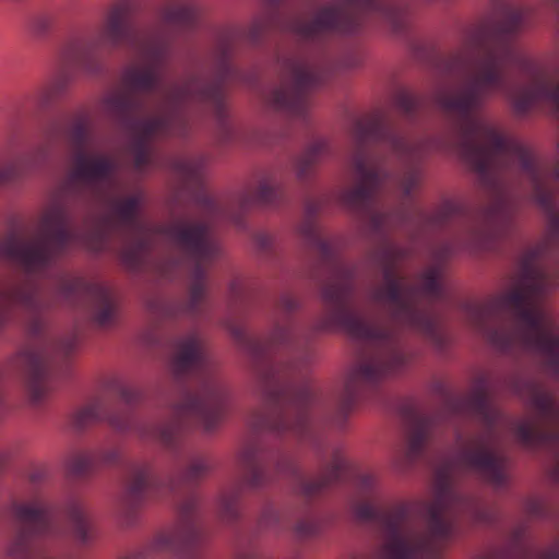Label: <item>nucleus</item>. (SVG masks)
I'll use <instances>...</instances> for the list:
<instances>
[{
	"label": "nucleus",
	"mask_w": 559,
	"mask_h": 559,
	"mask_svg": "<svg viewBox=\"0 0 559 559\" xmlns=\"http://www.w3.org/2000/svg\"><path fill=\"white\" fill-rule=\"evenodd\" d=\"M133 0H117L105 12L96 34L71 39L62 51L70 66L96 73L105 51L119 47L132 49L138 61L128 64L121 73V90L109 92L103 98L105 114L130 134V153L134 167L143 170L153 163L152 142L158 138H183L190 130L188 106L211 109L225 139L231 129L227 120L224 87L237 76L230 62L240 34H224L215 48V69L210 75L194 74L176 83L165 92L157 114L141 117L146 108L142 98L159 92L167 60L169 40L156 28L142 27L134 19Z\"/></svg>",
	"instance_id": "obj_1"
},
{
	"label": "nucleus",
	"mask_w": 559,
	"mask_h": 559,
	"mask_svg": "<svg viewBox=\"0 0 559 559\" xmlns=\"http://www.w3.org/2000/svg\"><path fill=\"white\" fill-rule=\"evenodd\" d=\"M229 329L246 345L265 403L266 409L250 419L252 429L292 435L318 448L324 430L317 412L322 401L306 376L310 353L302 328L284 317L265 338H250L238 326Z\"/></svg>",
	"instance_id": "obj_2"
},
{
	"label": "nucleus",
	"mask_w": 559,
	"mask_h": 559,
	"mask_svg": "<svg viewBox=\"0 0 559 559\" xmlns=\"http://www.w3.org/2000/svg\"><path fill=\"white\" fill-rule=\"evenodd\" d=\"M169 367L178 383L187 378L193 381V388L185 389L175 406L176 418L154 425L146 424L129 412L117 411L108 396H99L73 413L72 427L83 430L96 423L106 421L116 431L135 432L141 439L157 441L169 451L178 450L185 420H191L206 431L214 430L226 413L228 391L213 372L204 342L198 332H190L173 341Z\"/></svg>",
	"instance_id": "obj_3"
},
{
	"label": "nucleus",
	"mask_w": 559,
	"mask_h": 559,
	"mask_svg": "<svg viewBox=\"0 0 559 559\" xmlns=\"http://www.w3.org/2000/svg\"><path fill=\"white\" fill-rule=\"evenodd\" d=\"M320 473L314 477H306L295 461L287 452H278L272 457L273 467H270L264 459L266 449L258 438L247 440L238 453V462L243 472L242 479L224 487L216 499L219 518L226 522H235L239 519V501L245 487L258 490L262 489L278 478H287L294 484L295 491L305 499H314L325 493L332 486L341 483L352 474V466L340 450L332 452L328 461L319 451Z\"/></svg>",
	"instance_id": "obj_4"
},
{
	"label": "nucleus",
	"mask_w": 559,
	"mask_h": 559,
	"mask_svg": "<svg viewBox=\"0 0 559 559\" xmlns=\"http://www.w3.org/2000/svg\"><path fill=\"white\" fill-rule=\"evenodd\" d=\"M534 416L515 420L512 431L527 450H547L554 456V478L559 483V400L543 383L526 380L519 388Z\"/></svg>",
	"instance_id": "obj_5"
},
{
	"label": "nucleus",
	"mask_w": 559,
	"mask_h": 559,
	"mask_svg": "<svg viewBox=\"0 0 559 559\" xmlns=\"http://www.w3.org/2000/svg\"><path fill=\"white\" fill-rule=\"evenodd\" d=\"M201 501L195 492H188L178 503V520L163 528L143 544L138 550L121 559H157L165 555L178 559H200L198 546L203 539L200 518ZM237 559H257L253 554H245Z\"/></svg>",
	"instance_id": "obj_6"
},
{
	"label": "nucleus",
	"mask_w": 559,
	"mask_h": 559,
	"mask_svg": "<svg viewBox=\"0 0 559 559\" xmlns=\"http://www.w3.org/2000/svg\"><path fill=\"white\" fill-rule=\"evenodd\" d=\"M212 471V464L205 456H193L187 460L179 471L177 479L167 484L153 472L148 463H134L130 466L126 490L120 503V515L127 525L135 521L140 507L150 498L159 497L164 491L178 492L191 490Z\"/></svg>",
	"instance_id": "obj_7"
},
{
	"label": "nucleus",
	"mask_w": 559,
	"mask_h": 559,
	"mask_svg": "<svg viewBox=\"0 0 559 559\" xmlns=\"http://www.w3.org/2000/svg\"><path fill=\"white\" fill-rule=\"evenodd\" d=\"M66 298L84 294L92 304V319L103 329L112 326L117 320L118 306L112 292L99 284H88L82 278H66L60 284Z\"/></svg>",
	"instance_id": "obj_8"
},
{
	"label": "nucleus",
	"mask_w": 559,
	"mask_h": 559,
	"mask_svg": "<svg viewBox=\"0 0 559 559\" xmlns=\"http://www.w3.org/2000/svg\"><path fill=\"white\" fill-rule=\"evenodd\" d=\"M19 362L25 373L29 399L39 405L51 391L48 355L43 348L27 347L20 353Z\"/></svg>",
	"instance_id": "obj_9"
},
{
	"label": "nucleus",
	"mask_w": 559,
	"mask_h": 559,
	"mask_svg": "<svg viewBox=\"0 0 559 559\" xmlns=\"http://www.w3.org/2000/svg\"><path fill=\"white\" fill-rule=\"evenodd\" d=\"M437 418L414 414L409 418L406 442L403 449V464L405 466L414 464L425 452V448L430 440Z\"/></svg>",
	"instance_id": "obj_10"
},
{
	"label": "nucleus",
	"mask_w": 559,
	"mask_h": 559,
	"mask_svg": "<svg viewBox=\"0 0 559 559\" xmlns=\"http://www.w3.org/2000/svg\"><path fill=\"white\" fill-rule=\"evenodd\" d=\"M119 460L120 453L116 448L100 449L94 452L76 451L69 456L67 467L72 476L83 477L100 466L114 465Z\"/></svg>",
	"instance_id": "obj_11"
},
{
	"label": "nucleus",
	"mask_w": 559,
	"mask_h": 559,
	"mask_svg": "<svg viewBox=\"0 0 559 559\" xmlns=\"http://www.w3.org/2000/svg\"><path fill=\"white\" fill-rule=\"evenodd\" d=\"M157 15L163 25L177 31H188L195 26L199 11L189 0H164Z\"/></svg>",
	"instance_id": "obj_12"
},
{
	"label": "nucleus",
	"mask_w": 559,
	"mask_h": 559,
	"mask_svg": "<svg viewBox=\"0 0 559 559\" xmlns=\"http://www.w3.org/2000/svg\"><path fill=\"white\" fill-rule=\"evenodd\" d=\"M329 153V146L325 140H313L298 157L295 163L296 176L299 181L309 180L316 167L323 160Z\"/></svg>",
	"instance_id": "obj_13"
},
{
	"label": "nucleus",
	"mask_w": 559,
	"mask_h": 559,
	"mask_svg": "<svg viewBox=\"0 0 559 559\" xmlns=\"http://www.w3.org/2000/svg\"><path fill=\"white\" fill-rule=\"evenodd\" d=\"M69 83L66 73H61L53 78L47 84L40 86L29 98V102L39 110L49 109L61 95L64 93Z\"/></svg>",
	"instance_id": "obj_14"
},
{
	"label": "nucleus",
	"mask_w": 559,
	"mask_h": 559,
	"mask_svg": "<svg viewBox=\"0 0 559 559\" xmlns=\"http://www.w3.org/2000/svg\"><path fill=\"white\" fill-rule=\"evenodd\" d=\"M67 516L71 526L73 538L85 545L91 539L90 523L83 504L73 500L67 508Z\"/></svg>",
	"instance_id": "obj_15"
},
{
	"label": "nucleus",
	"mask_w": 559,
	"mask_h": 559,
	"mask_svg": "<svg viewBox=\"0 0 559 559\" xmlns=\"http://www.w3.org/2000/svg\"><path fill=\"white\" fill-rule=\"evenodd\" d=\"M396 110L407 120L412 121L424 107V99L406 90H400L393 98Z\"/></svg>",
	"instance_id": "obj_16"
},
{
	"label": "nucleus",
	"mask_w": 559,
	"mask_h": 559,
	"mask_svg": "<svg viewBox=\"0 0 559 559\" xmlns=\"http://www.w3.org/2000/svg\"><path fill=\"white\" fill-rule=\"evenodd\" d=\"M106 391L109 395L117 396L121 402L127 405H132L138 402L140 395L134 389L123 384L118 379L110 380L106 385Z\"/></svg>",
	"instance_id": "obj_17"
},
{
	"label": "nucleus",
	"mask_w": 559,
	"mask_h": 559,
	"mask_svg": "<svg viewBox=\"0 0 559 559\" xmlns=\"http://www.w3.org/2000/svg\"><path fill=\"white\" fill-rule=\"evenodd\" d=\"M294 530L299 538H310L319 534L320 524L313 514H307L297 521Z\"/></svg>",
	"instance_id": "obj_18"
},
{
	"label": "nucleus",
	"mask_w": 559,
	"mask_h": 559,
	"mask_svg": "<svg viewBox=\"0 0 559 559\" xmlns=\"http://www.w3.org/2000/svg\"><path fill=\"white\" fill-rule=\"evenodd\" d=\"M524 511L530 519H546L551 515L550 508L540 499H528L524 504Z\"/></svg>",
	"instance_id": "obj_19"
},
{
	"label": "nucleus",
	"mask_w": 559,
	"mask_h": 559,
	"mask_svg": "<svg viewBox=\"0 0 559 559\" xmlns=\"http://www.w3.org/2000/svg\"><path fill=\"white\" fill-rule=\"evenodd\" d=\"M52 25V19L47 14H37L29 21V31L36 36L46 35Z\"/></svg>",
	"instance_id": "obj_20"
},
{
	"label": "nucleus",
	"mask_w": 559,
	"mask_h": 559,
	"mask_svg": "<svg viewBox=\"0 0 559 559\" xmlns=\"http://www.w3.org/2000/svg\"><path fill=\"white\" fill-rule=\"evenodd\" d=\"M280 513L273 507H266L260 518V526L269 528L275 526L280 522Z\"/></svg>",
	"instance_id": "obj_21"
},
{
	"label": "nucleus",
	"mask_w": 559,
	"mask_h": 559,
	"mask_svg": "<svg viewBox=\"0 0 559 559\" xmlns=\"http://www.w3.org/2000/svg\"><path fill=\"white\" fill-rule=\"evenodd\" d=\"M298 308L297 299L290 294H284L277 305L278 311L283 312V314H288L292 311Z\"/></svg>",
	"instance_id": "obj_22"
},
{
	"label": "nucleus",
	"mask_w": 559,
	"mask_h": 559,
	"mask_svg": "<svg viewBox=\"0 0 559 559\" xmlns=\"http://www.w3.org/2000/svg\"><path fill=\"white\" fill-rule=\"evenodd\" d=\"M147 308L154 314L170 317V304L155 299L148 302Z\"/></svg>",
	"instance_id": "obj_23"
},
{
	"label": "nucleus",
	"mask_w": 559,
	"mask_h": 559,
	"mask_svg": "<svg viewBox=\"0 0 559 559\" xmlns=\"http://www.w3.org/2000/svg\"><path fill=\"white\" fill-rule=\"evenodd\" d=\"M75 345V342L72 337L62 340L55 344V350H57L62 356H68L71 354Z\"/></svg>",
	"instance_id": "obj_24"
},
{
	"label": "nucleus",
	"mask_w": 559,
	"mask_h": 559,
	"mask_svg": "<svg viewBox=\"0 0 559 559\" xmlns=\"http://www.w3.org/2000/svg\"><path fill=\"white\" fill-rule=\"evenodd\" d=\"M255 245L261 250H269L273 246V237L270 234L266 233H259L254 236Z\"/></svg>",
	"instance_id": "obj_25"
},
{
	"label": "nucleus",
	"mask_w": 559,
	"mask_h": 559,
	"mask_svg": "<svg viewBox=\"0 0 559 559\" xmlns=\"http://www.w3.org/2000/svg\"><path fill=\"white\" fill-rule=\"evenodd\" d=\"M45 475H46L45 469L41 467H38V468L33 469L29 473L28 478L32 483L36 484V483L41 481L45 478Z\"/></svg>",
	"instance_id": "obj_26"
},
{
	"label": "nucleus",
	"mask_w": 559,
	"mask_h": 559,
	"mask_svg": "<svg viewBox=\"0 0 559 559\" xmlns=\"http://www.w3.org/2000/svg\"><path fill=\"white\" fill-rule=\"evenodd\" d=\"M230 294L234 299H238L243 294V289L239 283H233L230 287Z\"/></svg>",
	"instance_id": "obj_27"
},
{
	"label": "nucleus",
	"mask_w": 559,
	"mask_h": 559,
	"mask_svg": "<svg viewBox=\"0 0 559 559\" xmlns=\"http://www.w3.org/2000/svg\"><path fill=\"white\" fill-rule=\"evenodd\" d=\"M433 325H438V322H437V319L435 316H433Z\"/></svg>",
	"instance_id": "obj_28"
}]
</instances>
